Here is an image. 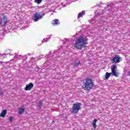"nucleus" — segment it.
<instances>
[{"instance_id":"nucleus-1","label":"nucleus","mask_w":130,"mask_h":130,"mask_svg":"<svg viewBox=\"0 0 130 130\" xmlns=\"http://www.w3.org/2000/svg\"><path fill=\"white\" fill-rule=\"evenodd\" d=\"M88 44V39L86 37L80 36L77 39L74 43V47L76 49H82L83 47H86V45Z\"/></svg>"},{"instance_id":"nucleus-2","label":"nucleus","mask_w":130,"mask_h":130,"mask_svg":"<svg viewBox=\"0 0 130 130\" xmlns=\"http://www.w3.org/2000/svg\"><path fill=\"white\" fill-rule=\"evenodd\" d=\"M85 82L83 84V88H85V90H87V91H90V90L94 87L93 80L91 78H86L85 79Z\"/></svg>"},{"instance_id":"nucleus-3","label":"nucleus","mask_w":130,"mask_h":130,"mask_svg":"<svg viewBox=\"0 0 130 130\" xmlns=\"http://www.w3.org/2000/svg\"><path fill=\"white\" fill-rule=\"evenodd\" d=\"M116 65L114 64L112 66V68H111L112 73H108L107 72L105 75V78L106 80H108L109 79V77L110 76H111V74H113V76L115 77H118V75H117V72H116Z\"/></svg>"},{"instance_id":"nucleus-4","label":"nucleus","mask_w":130,"mask_h":130,"mask_svg":"<svg viewBox=\"0 0 130 130\" xmlns=\"http://www.w3.org/2000/svg\"><path fill=\"white\" fill-rule=\"evenodd\" d=\"M81 106L82 104L78 102L73 104L71 113H73V114H77L81 109Z\"/></svg>"},{"instance_id":"nucleus-5","label":"nucleus","mask_w":130,"mask_h":130,"mask_svg":"<svg viewBox=\"0 0 130 130\" xmlns=\"http://www.w3.org/2000/svg\"><path fill=\"white\" fill-rule=\"evenodd\" d=\"M3 18L0 20V24L1 25V27H4L7 26V23H8V18H7V16L5 13H3Z\"/></svg>"},{"instance_id":"nucleus-6","label":"nucleus","mask_w":130,"mask_h":130,"mask_svg":"<svg viewBox=\"0 0 130 130\" xmlns=\"http://www.w3.org/2000/svg\"><path fill=\"white\" fill-rule=\"evenodd\" d=\"M45 15V14H43L42 15H41L40 13H39L38 12H36L34 15L35 22H37V21H39V20H40V19H42V17Z\"/></svg>"},{"instance_id":"nucleus-7","label":"nucleus","mask_w":130,"mask_h":130,"mask_svg":"<svg viewBox=\"0 0 130 130\" xmlns=\"http://www.w3.org/2000/svg\"><path fill=\"white\" fill-rule=\"evenodd\" d=\"M121 59V58L120 56H119L118 55H116L111 59V61H113V62H115V63H118L119 62H120Z\"/></svg>"},{"instance_id":"nucleus-8","label":"nucleus","mask_w":130,"mask_h":130,"mask_svg":"<svg viewBox=\"0 0 130 130\" xmlns=\"http://www.w3.org/2000/svg\"><path fill=\"white\" fill-rule=\"evenodd\" d=\"M33 87H34V84H33L32 83H30L26 85L25 90V91H30V90H31Z\"/></svg>"},{"instance_id":"nucleus-9","label":"nucleus","mask_w":130,"mask_h":130,"mask_svg":"<svg viewBox=\"0 0 130 130\" xmlns=\"http://www.w3.org/2000/svg\"><path fill=\"white\" fill-rule=\"evenodd\" d=\"M51 24L52 25H53V26H58V25L60 24V22L58 19H55L52 20Z\"/></svg>"},{"instance_id":"nucleus-10","label":"nucleus","mask_w":130,"mask_h":130,"mask_svg":"<svg viewBox=\"0 0 130 130\" xmlns=\"http://www.w3.org/2000/svg\"><path fill=\"white\" fill-rule=\"evenodd\" d=\"M97 121H98V120H97V119H94L91 123V124L94 129H96V128L97 127V125H96Z\"/></svg>"},{"instance_id":"nucleus-11","label":"nucleus","mask_w":130,"mask_h":130,"mask_svg":"<svg viewBox=\"0 0 130 130\" xmlns=\"http://www.w3.org/2000/svg\"><path fill=\"white\" fill-rule=\"evenodd\" d=\"M7 110H4L3 111H2L0 113L1 117H5L6 116V115L7 114Z\"/></svg>"},{"instance_id":"nucleus-12","label":"nucleus","mask_w":130,"mask_h":130,"mask_svg":"<svg viewBox=\"0 0 130 130\" xmlns=\"http://www.w3.org/2000/svg\"><path fill=\"white\" fill-rule=\"evenodd\" d=\"M24 112H25V109L23 108H18V114H20L21 115L22 113H24Z\"/></svg>"},{"instance_id":"nucleus-13","label":"nucleus","mask_w":130,"mask_h":130,"mask_svg":"<svg viewBox=\"0 0 130 130\" xmlns=\"http://www.w3.org/2000/svg\"><path fill=\"white\" fill-rule=\"evenodd\" d=\"M86 14V12L84 11H83L82 12L79 13L78 15V19H80L81 17H83L84 15Z\"/></svg>"},{"instance_id":"nucleus-14","label":"nucleus","mask_w":130,"mask_h":130,"mask_svg":"<svg viewBox=\"0 0 130 130\" xmlns=\"http://www.w3.org/2000/svg\"><path fill=\"white\" fill-rule=\"evenodd\" d=\"M80 64H81V61H78V62L75 63V66L79 67V66H80Z\"/></svg>"},{"instance_id":"nucleus-15","label":"nucleus","mask_w":130,"mask_h":130,"mask_svg":"<svg viewBox=\"0 0 130 130\" xmlns=\"http://www.w3.org/2000/svg\"><path fill=\"white\" fill-rule=\"evenodd\" d=\"M42 105H43V103H42V101H40L39 106L40 108H41V107H42Z\"/></svg>"},{"instance_id":"nucleus-16","label":"nucleus","mask_w":130,"mask_h":130,"mask_svg":"<svg viewBox=\"0 0 130 130\" xmlns=\"http://www.w3.org/2000/svg\"><path fill=\"white\" fill-rule=\"evenodd\" d=\"M13 119H14V117H13V116L9 117V121H11V122H12V121H13Z\"/></svg>"},{"instance_id":"nucleus-17","label":"nucleus","mask_w":130,"mask_h":130,"mask_svg":"<svg viewBox=\"0 0 130 130\" xmlns=\"http://www.w3.org/2000/svg\"><path fill=\"white\" fill-rule=\"evenodd\" d=\"M42 0H36V3H37L38 5L41 4Z\"/></svg>"},{"instance_id":"nucleus-18","label":"nucleus","mask_w":130,"mask_h":130,"mask_svg":"<svg viewBox=\"0 0 130 130\" xmlns=\"http://www.w3.org/2000/svg\"><path fill=\"white\" fill-rule=\"evenodd\" d=\"M0 95H4V92L3 91H0Z\"/></svg>"},{"instance_id":"nucleus-19","label":"nucleus","mask_w":130,"mask_h":130,"mask_svg":"<svg viewBox=\"0 0 130 130\" xmlns=\"http://www.w3.org/2000/svg\"><path fill=\"white\" fill-rule=\"evenodd\" d=\"M128 75L129 76H130V71H129V72H128Z\"/></svg>"}]
</instances>
